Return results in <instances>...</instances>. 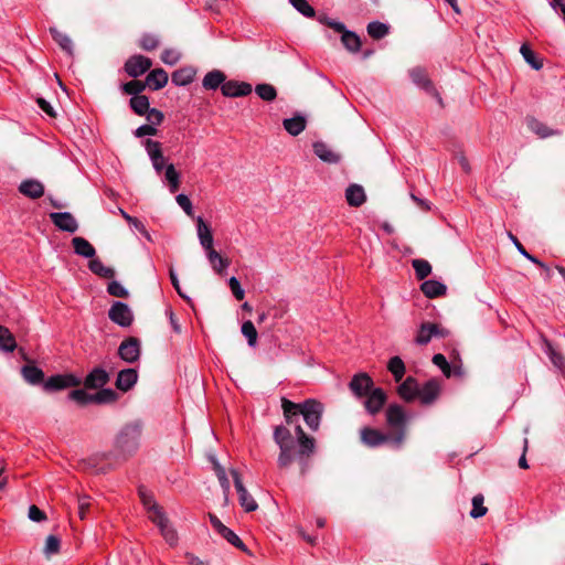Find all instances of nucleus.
<instances>
[{
	"label": "nucleus",
	"instance_id": "obj_27",
	"mask_svg": "<svg viewBox=\"0 0 565 565\" xmlns=\"http://www.w3.org/2000/svg\"><path fill=\"white\" fill-rule=\"evenodd\" d=\"M168 81V73L163 68H156L147 75L145 83L150 89L159 90L167 85Z\"/></svg>",
	"mask_w": 565,
	"mask_h": 565
},
{
	"label": "nucleus",
	"instance_id": "obj_12",
	"mask_svg": "<svg viewBox=\"0 0 565 565\" xmlns=\"http://www.w3.org/2000/svg\"><path fill=\"white\" fill-rule=\"evenodd\" d=\"M365 397L364 407L371 415L377 414L387 399L386 393L381 387L373 388Z\"/></svg>",
	"mask_w": 565,
	"mask_h": 565
},
{
	"label": "nucleus",
	"instance_id": "obj_51",
	"mask_svg": "<svg viewBox=\"0 0 565 565\" xmlns=\"http://www.w3.org/2000/svg\"><path fill=\"white\" fill-rule=\"evenodd\" d=\"M509 237L511 238V241L514 243L516 249L519 250V253L521 255H523L526 259H529L530 262L539 265L540 267L544 268L545 270H550V268L544 264L542 263L541 260H539L536 257H534L533 255L529 254L525 249V247L518 241V238L512 234V233H509Z\"/></svg>",
	"mask_w": 565,
	"mask_h": 565
},
{
	"label": "nucleus",
	"instance_id": "obj_36",
	"mask_svg": "<svg viewBox=\"0 0 565 565\" xmlns=\"http://www.w3.org/2000/svg\"><path fill=\"white\" fill-rule=\"evenodd\" d=\"M543 350L548 355L552 364L556 369L562 370L565 366V358L554 349L553 344L547 339L543 340Z\"/></svg>",
	"mask_w": 565,
	"mask_h": 565
},
{
	"label": "nucleus",
	"instance_id": "obj_16",
	"mask_svg": "<svg viewBox=\"0 0 565 565\" xmlns=\"http://www.w3.org/2000/svg\"><path fill=\"white\" fill-rule=\"evenodd\" d=\"M440 393V383L436 379L427 381L422 387L418 386V397L425 405L434 403Z\"/></svg>",
	"mask_w": 565,
	"mask_h": 565
},
{
	"label": "nucleus",
	"instance_id": "obj_63",
	"mask_svg": "<svg viewBox=\"0 0 565 565\" xmlns=\"http://www.w3.org/2000/svg\"><path fill=\"white\" fill-rule=\"evenodd\" d=\"M228 286H230V289L233 294V296L237 299V300H243L244 297H245V291L244 289L242 288L241 286V282L239 280L236 278V277H231L228 279Z\"/></svg>",
	"mask_w": 565,
	"mask_h": 565
},
{
	"label": "nucleus",
	"instance_id": "obj_17",
	"mask_svg": "<svg viewBox=\"0 0 565 565\" xmlns=\"http://www.w3.org/2000/svg\"><path fill=\"white\" fill-rule=\"evenodd\" d=\"M146 150L152 162L153 169L157 173H160L163 170L166 162L160 142L152 139H147Z\"/></svg>",
	"mask_w": 565,
	"mask_h": 565
},
{
	"label": "nucleus",
	"instance_id": "obj_45",
	"mask_svg": "<svg viewBox=\"0 0 565 565\" xmlns=\"http://www.w3.org/2000/svg\"><path fill=\"white\" fill-rule=\"evenodd\" d=\"M366 30L371 38L380 40L388 34L390 28L385 23L373 21L367 24Z\"/></svg>",
	"mask_w": 565,
	"mask_h": 565
},
{
	"label": "nucleus",
	"instance_id": "obj_43",
	"mask_svg": "<svg viewBox=\"0 0 565 565\" xmlns=\"http://www.w3.org/2000/svg\"><path fill=\"white\" fill-rule=\"evenodd\" d=\"M527 127L530 128L531 131H533L541 138H546L557 134L551 130L545 124L541 122L540 120L533 117L527 118Z\"/></svg>",
	"mask_w": 565,
	"mask_h": 565
},
{
	"label": "nucleus",
	"instance_id": "obj_58",
	"mask_svg": "<svg viewBox=\"0 0 565 565\" xmlns=\"http://www.w3.org/2000/svg\"><path fill=\"white\" fill-rule=\"evenodd\" d=\"M68 397L79 405L94 403L93 394H89L84 390H74L70 393Z\"/></svg>",
	"mask_w": 565,
	"mask_h": 565
},
{
	"label": "nucleus",
	"instance_id": "obj_11",
	"mask_svg": "<svg viewBox=\"0 0 565 565\" xmlns=\"http://www.w3.org/2000/svg\"><path fill=\"white\" fill-rule=\"evenodd\" d=\"M210 521L214 530L221 534L228 543L233 546L246 551L245 544L243 541L227 526H225L217 516L210 514Z\"/></svg>",
	"mask_w": 565,
	"mask_h": 565
},
{
	"label": "nucleus",
	"instance_id": "obj_38",
	"mask_svg": "<svg viewBox=\"0 0 565 565\" xmlns=\"http://www.w3.org/2000/svg\"><path fill=\"white\" fill-rule=\"evenodd\" d=\"M50 33L63 51L68 55H73V42L67 34L58 31L56 28H50Z\"/></svg>",
	"mask_w": 565,
	"mask_h": 565
},
{
	"label": "nucleus",
	"instance_id": "obj_26",
	"mask_svg": "<svg viewBox=\"0 0 565 565\" xmlns=\"http://www.w3.org/2000/svg\"><path fill=\"white\" fill-rule=\"evenodd\" d=\"M139 497L143 507L148 510L149 519L151 521L157 519V515H163L164 511L160 505L157 504L151 493L147 492L146 489L139 488Z\"/></svg>",
	"mask_w": 565,
	"mask_h": 565
},
{
	"label": "nucleus",
	"instance_id": "obj_60",
	"mask_svg": "<svg viewBox=\"0 0 565 565\" xmlns=\"http://www.w3.org/2000/svg\"><path fill=\"white\" fill-rule=\"evenodd\" d=\"M181 58V54L174 49H166L161 53V61L167 65H175Z\"/></svg>",
	"mask_w": 565,
	"mask_h": 565
},
{
	"label": "nucleus",
	"instance_id": "obj_32",
	"mask_svg": "<svg viewBox=\"0 0 565 565\" xmlns=\"http://www.w3.org/2000/svg\"><path fill=\"white\" fill-rule=\"evenodd\" d=\"M226 76L225 74L220 70H213L209 72L203 81L202 85L205 89H216L221 87L225 83Z\"/></svg>",
	"mask_w": 565,
	"mask_h": 565
},
{
	"label": "nucleus",
	"instance_id": "obj_5",
	"mask_svg": "<svg viewBox=\"0 0 565 565\" xmlns=\"http://www.w3.org/2000/svg\"><path fill=\"white\" fill-rule=\"evenodd\" d=\"M108 317L114 323L122 328L130 327L134 321L131 309L127 303L121 301H116L113 303L108 311Z\"/></svg>",
	"mask_w": 565,
	"mask_h": 565
},
{
	"label": "nucleus",
	"instance_id": "obj_29",
	"mask_svg": "<svg viewBox=\"0 0 565 565\" xmlns=\"http://www.w3.org/2000/svg\"><path fill=\"white\" fill-rule=\"evenodd\" d=\"M306 118L301 115H296L291 118H286L282 121V126L286 131L291 136H298L306 129Z\"/></svg>",
	"mask_w": 565,
	"mask_h": 565
},
{
	"label": "nucleus",
	"instance_id": "obj_3",
	"mask_svg": "<svg viewBox=\"0 0 565 565\" xmlns=\"http://www.w3.org/2000/svg\"><path fill=\"white\" fill-rule=\"evenodd\" d=\"M143 425L140 420L125 424L114 439V451L124 460L134 456L140 447Z\"/></svg>",
	"mask_w": 565,
	"mask_h": 565
},
{
	"label": "nucleus",
	"instance_id": "obj_40",
	"mask_svg": "<svg viewBox=\"0 0 565 565\" xmlns=\"http://www.w3.org/2000/svg\"><path fill=\"white\" fill-rule=\"evenodd\" d=\"M341 42L351 53L359 52L362 44L360 36L352 31L344 32V34L341 36Z\"/></svg>",
	"mask_w": 565,
	"mask_h": 565
},
{
	"label": "nucleus",
	"instance_id": "obj_8",
	"mask_svg": "<svg viewBox=\"0 0 565 565\" xmlns=\"http://www.w3.org/2000/svg\"><path fill=\"white\" fill-rule=\"evenodd\" d=\"M140 341L134 337L124 340L118 348V355L122 361L127 363L137 362L140 358Z\"/></svg>",
	"mask_w": 565,
	"mask_h": 565
},
{
	"label": "nucleus",
	"instance_id": "obj_19",
	"mask_svg": "<svg viewBox=\"0 0 565 565\" xmlns=\"http://www.w3.org/2000/svg\"><path fill=\"white\" fill-rule=\"evenodd\" d=\"M138 381V372L135 369L121 370L116 380V387L121 392H128Z\"/></svg>",
	"mask_w": 565,
	"mask_h": 565
},
{
	"label": "nucleus",
	"instance_id": "obj_22",
	"mask_svg": "<svg viewBox=\"0 0 565 565\" xmlns=\"http://www.w3.org/2000/svg\"><path fill=\"white\" fill-rule=\"evenodd\" d=\"M109 381L108 373L102 367L93 369L84 381L86 388H100Z\"/></svg>",
	"mask_w": 565,
	"mask_h": 565
},
{
	"label": "nucleus",
	"instance_id": "obj_20",
	"mask_svg": "<svg viewBox=\"0 0 565 565\" xmlns=\"http://www.w3.org/2000/svg\"><path fill=\"white\" fill-rule=\"evenodd\" d=\"M195 221H196V233H198V238L200 241V244L204 250H210L211 248H213V243H214L212 231H211L210 226L204 222L202 216H198L195 218Z\"/></svg>",
	"mask_w": 565,
	"mask_h": 565
},
{
	"label": "nucleus",
	"instance_id": "obj_55",
	"mask_svg": "<svg viewBox=\"0 0 565 565\" xmlns=\"http://www.w3.org/2000/svg\"><path fill=\"white\" fill-rule=\"evenodd\" d=\"M159 39L151 33H145L139 40V46L145 51H153L159 46Z\"/></svg>",
	"mask_w": 565,
	"mask_h": 565
},
{
	"label": "nucleus",
	"instance_id": "obj_35",
	"mask_svg": "<svg viewBox=\"0 0 565 565\" xmlns=\"http://www.w3.org/2000/svg\"><path fill=\"white\" fill-rule=\"evenodd\" d=\"M433 363L441 370L446 377L461 374L460 367H451L445 355H443L441 353H437L433 356Z\"/></svg>",
	"mask_w": 565,
	"mask_h": 565
},
{
	"label": "nucleus",
	"instance_id": "obj_15",
	"mask_svg": "<svg viewBox=\"0 0 565 565\" xmlns=\"http://www.w3.org/2000/svg\"><path fill=\"white\" fill-rule=\"evenodd\" d=\"M225 97H243L252 93V85L246 82L227 81L221 86Z\"/></svg>",
	"mask_w": 565,
	"mask_h": 565
},
{
	"label": "nucleus",
	"instance_id": "obj_50",
	"mask_svg": "<svg viewBox=\"0 0 565 565\" xmlns=\"http://www.w3.org/2000/svg\"><path fill=\"white\" fill-rule=\"evenodd\" d=\"M484 498L482 494H476L472 498V509L470 511V516L473 519L481 518L486 515L488 509L483 505Z\"/></svg>",
	"mask_w": 565,
	"mask_h": 565
},
{
	"label": "nucleus",
	"instance_id": "obj_46",
	"mask_svg": "<svg viewBox=\"0 0 565 565\" xmlns=\"http://www.w3.org/2000/svg\"><path fill=\"white\" fill-rule=\"evenodd\" d=\"M164 177L169 184L170 192H177L180 186V174L177 172L172 163L166 167Z\"/></svg>",
	"mask_w": 565,
	"mask_h": 565
},
{
	"label": "nucleus",
	"instance_id": "obj_33",
	"mask_svg": "<svg viewBox=\"0 0 565 565\" xmlns=\"http://www.w3.org/2000/svg\"><path fill=\"white\" fill-rule=\"evenodd\" d=\"M420 289L428 298H436L446 294L447 287L437 280H426L422 284Z\"/></svg>",
	"mask_w": 565,
	"mask_h": 565
},
{
	"label": "nucleus",
	"instance_id": "obj_39",
	"mask_svg": "<svg viewBox=\"0 0 565 565\" xmlns=\"http://www.w3.org/2000/svg\"><path fill=\"white\" fill-rule=\"evenodd\" d=\"M436 331V324L435 323H422L418 333L415 338V342L420 345L427 344L431 338L434 337V332Z\"/></svg>",
	"mask_w": 565,
	"mask_h": 565
},
{
	"label": "nucleus",
	"instance_id": "obj_52",
	"mask_svg": "<svg viewBox=\"0 0 565 565\" xmlns=\"http://www.w3.org/2000/svg\"><path fill=\"white\" fill-rule=\"evenodd\" d=\"M61 540L56 535H49L45 540L43 553L46 557H51L60 552Z\"/></svg>",
	"mask_w": 565,
	"mask_h": 565
},
{
	"label": "nucleus",
	"instance_id": "obj_44",
	"mask_svg": "<svg viewBox=\"0 0 565 565\" xmlns=\"http://www.w3.org/2000/svg\"><path fill=\"white\" fill-rule=\"evenodd\" d=\"M387 369L393 374L396 382H399L405 374V364L399 356L391 358L387 364Z\"/></svg>",
	"mask_w": 565,
	"mask_h": 565
},
{
	"label": "nucleus",
	"instance_id": "obj_62",
	"mask_svg": "<svg viewBox=\"0 0 565 565\" xmlns=\"http://www.w3.org/2000/svg\"><path fill=\"white\" fill-rule=\"evenodd\" d=\"M145 116L147 121H149L153 127L160 125L164 118L163 113L157 108H150Z\"/></svg>",
	"mask_w": 565,
	"mask_h": 565
},
{
	"label": "nucleus",
	"instance_id": "obj_57",
	"mask_svg": "<svg viewBox=\"0 0 565 565\" xmlns=\"http://www.w3.org/2000/svg\"><path fill=\"white\" fill-rule=\"evenodd\" d=\"M146 88V83L141 81H130L122 85V90L132 96H141L140 93L143 92Z\"/></svg>",
	"mask_w": 565,
	"mask_h": 565
},
{
	"label": "nucleus",
	"instance_id": "obj_23",
	"mask_svg": "<svg viewBox=\"0 0 565 565\" xmlns=\"http://www.w3.org/2000/svg\"><path fill=\"white\" fill-rule=\"evenodd\" d=\"M312 148L315 154L323 162L338 163L341 160V156L322 141H316L312 145Z\"/></svg>",
	"mask_w": 565,
	"mask_h": 565
},
{
	"label": "nucleus",
	"instance_id": "obj_59",
	"mask_svg": "<svg viewBox=\"0 0 565 565\" xmlns=\"http://www.w3.org/2000/svg\"><path fill=\"white\" fill-rule=\"evenodd\" d=\"M107 291L110 296L118 297V298H127L129 296L128 290L116 280H113L107 286Z\"/></svg>",
	"mask_w": 565,
	"mask_h": 565
},
{
	"label": "nucleus",
	"instance_id": "obj_42",
	"mask_svg": "<svg viewBox=\"0 0 565 565\" xmlns=\"http://www.w3.org/2000/svg\"><path fill=\"white\" fill-rule=\"evenodd\" d=\"M129 104L131 109L139 116L146 115L150 109L149 98L146 95L132 96Z\"/></svg>",
	"mask_w": 565,
	"mask_h": 565
},
{
	"label": "nucleus",
	"instance_id": "obj_21",
	"mask_svg": "<svg viewBox=\"0 0 565 565\" xmlns=\"http://www.w3.org/2000/svg\"><path fill=\"white\" fill-rule=\"evenodd\" d=\"M345 200L352 207H359L366 201V194L362 185L352 183L345 189Z\"/></svg>",
	"mask_w": 565,
	"mask_h": 565
},
{
	"label": "nucleus",
	"instance_id": "obj_31",
	"mask_svg": "<svg viewBox=\"0 0 565 565\" xmlns=\"http://www.w3.org/2000/svg\"><path fill=\"white\" fill-rule=\"evenodd\" d=\"M195 70L193 67H182L172 73V83L177 86H186L193 82Z\"/></svg>",
	"mask_w": 565,
	"mask_h": 565
},
{
	"label": "nucleus",
	"instance_id": "obj_34",
	"mask_svg": "<svg viewBox=\"0 0 565 565\" xmlns=\"http://www.w3.org/2000/svg\"><path fill=\"white\" fill-rule=\"evenodd\" d=\"M21 373L23 379L32 385L40 384L44 380L43 371L35 365H24Z\"/></svg>",
	"mask_w": 565,
	"mask_h": 565
},
{
	"label": "nucleus",
	"instance_id": "obj_53",
	"mask_svg": "<svg viewBox=\"0 0 565 565\" xmlns=\"http://www.w3.org/2000/svg\"><path fill=\"white\" fill-rule=\"evenodd\" d=\"M413 268L415 269L418 279H425L431 273L430 264L425 259H414Z\"/></svg>",
	"mask_w": 565,
	"mask_h": 565
},
{
	"label": "nucleus",
	"instance_id": "obj_10",
	"mask_svg": "<svg viewBox=\"0 0 565 565\" xmlns=\"http://www.w3.org/2000/svg\"><path fill=\"white\" fill-rule=\"evenodd\" d=\"M409 76H411V78H412L414 84H416L420 88L425 89L427 93H429L433 96H435L439 104L441 103L440 95L435 89V87H434L433 83L430 82V79L427 77V73H426V71L424 68H422V67H414V68H412L409 71Z\"/></svg>",
	"mask_w": 565,
	"mask_h": 565
},
{
	"label": "nucleus",
	"instance_id": "obj_41",
	"mask_svg": "<svg viewBox=\"0 0 565 565\" xmlns=\"http://www.w3.org/2000/svg\"><path fill=\"white\" fill-rule=\"evenodd\" d=\"M88 268L97 276L103 278H113L115 276V270L110 267H106L102 260L97 258H90L88 263Z\"/></svg>",
	"mask_w": 565,
	"mask_h": 565
},
{
	"label": "nucleus",
	"instance_id": "obj_64",
	"mask_svg": "<svg viewBox=\"0 0 565 565\" xmlns=\"http://www.w3.org/2000/svg\"><path fill=\"white\" fill-rule=\"evenodd\" d=\"M158 130L156 127H153L152 125H142L140 127H138L136 130H135V136L137 138H141V137H145V136H154L157 135Z\"/></svg>",
	"mask_w": 565,
	"mask_h": 565
},
{
	"label": "nucleus",
	"instance_id": "obj_6",
	"mask_svg": "<svg viewBox=\"0 0 565 565\" xmlns=\"http://www.w3.org/2000/svg\"><path fill=\"white\" fill-rule=\"evenodd\" d=\"M231 475H232L233 480H234V486H235L237 494H238V500H239L241 507L246 512H253V511L257 510L258 504L254 500V498L248 493L246 488L244 487L238 471L237 470H232Z\"/></svg>",
	"mask_w": 565,
	"mask_h": 565
},
{
	"label": "nucleus",
	"instance_id": "obj_61",
	"mask_svg": "<svg viewBox=\"0 0 565 565\" xmlns=\"http://www.w3.org/2000/svg\"><path fill=\"white\" fill-rule=\"evenodd\" d=\"M175 201L188 216L193 217L192 202L185 194H183V193L178 194L175 198Z\"/></svg>",
	"mask_w": 565,
	"mask_h": 565
},
{
	"label": "nucleus",
	"instance_id": "obj_30",
	"mask_svg": "<svg viewBox=\"0 0 565 565\" xmlns=\"http://www.w3.org/2000/svg\"><path fill=\"white\" fill-rule=\"evenodd\" d=\"M72 245L77 255L85 258H93L96 254L94 246L84 237L76 236L72 239Z\"/></svg>",
	"mask_w": 565,
	"mask_h": 565
},
{
	"label": "nucleus",
	"instance_id": "obj_1",
	"mask_svg": "<svg viewBox=\"0 0 565 565\" xmlns=\"http://www.w3.org/2000/svg\"><path fill=\"white\" fill-rule=\"evenodd\" d=\"M294 431L295 435L289 426L284 425L274 429L273 438L279 448L277 466L280 470H287L297 463L300 475L303 476L309 469V459L315 452L316 440L308 436L300 425H296Z\"/></svg>",
	"mask_w": 565,
	"mask_h": 565
},
{
	"label": "nucleus",
	"instance_id": "obj_18",
	"mask_svg": "<svg viewBox=\"0 0 565 565\" xmlns=\"http://www.w3.org/2000/svg\"><path fill=\"white\" fill-rule=\"evenodd\" d=\"M386 422L387 425L392 428L399 429L398 431H404V426L406 424V414L402 406L397 404H392L386 409Z\"/></svg>",
	"mask_w": 565,
	"mask_h": 565
},
{
	"label": "nucleus",
	"instance_id": "obj_28",
	"mask_svg": "<svg viewBox=\"0 0 565 565\" xmlns=\"http://www.w3.org/2000/svg\"><path fill=\"white\" fill-rule=\"evenodd\" d=\"M398 395L406 402H412L418 397V384L417 381L408 376L397 388Z\"/></svg>",
	"mask_w": 565,
	"mask_h": 565
},
{
	"label": "nucleus",
	"instance_id": "obj_24",
	"mask_svg": "<svg viewBox=\"0 0 565 565\" xmlns=\"http://www.w3.org/2000/svg\"><path fill=\"white\" fill-rule=\"evenodd\" d=\"M19 191L26 198L39 199L44 194V185L39 180L28 179L21 182Z\"/></svg>",
	"mask_w": 565,
	"mask_h": 565
},
{
	"label": "nucleus",
	"instance_id": "obj_47",
	"mask_svg": "<svg viewBox=\"0 0 565 565\" xmlns=\"http://www.w3.org/2000/svg\"><path fill=\"white\" fill-rule=\"evenodd\" d=\"M255 92L265 102H273L277 97V90L270 84H258Z\"/></svg>",
	"mask_w": 565,
	"mask_h": 565
},
{
	"label": "nucleus",
	"instance_id": "obj_49",
	"mask_svg": "<svg viewBox=\"0 0 565 565\" xmlns=\"http://www.w3.org/2000/svg\"><path fill=\"white\" fill-rule=\"evenodd\" d=\"M520 52L527 64H530L534 70L539 71L543 67V63L539 60L535 53L525 44H523L520 49Z\"/></svg>",
	"mask_w": 565,
	"mask_h": 565
},
{
	"label": "nucleus",
	"instance_id": "obj_54",
	"mask_svg": "<svg viewBox=\"0 0 565 565\" xmlns=\"http://www.w3.org/2000/svg\"><path fill=\"white\" fill-rule=\"evenodd\" d=\"M290 4L306 18H313L316 15L315 9L307 0H289Z\"/></svg>",
	"mask_w": 565,
	"mask_h": 565
},
{
	"label": "nucleus",
	"instance_id": "obj_48",
	"mask_svg": "<svg viewBox=\"0 0 565 565\" xmlns=\"http://www.w3.org/2000/svg\"><path fill=\"white\" fill-rule=\"evenodd\" d=\"M93 398L95 404L114 403L117 399V393L111 388H103L97 393H94Z\"/></svg>",
	"mask_w": 565,
	"mask_h": 565
},
{
	"label": "nucleus",
	"instance_id": "obj_56",
	"mask_svg": "<svg viewBox=\"0 0 565 565\" xmlns=\"http://www.w3.org/2000/svg\"><path fill=\"white\" fill-rule=\"evenodd\" d=\"M242 333L247 339L249 347H254L256 344L257 331L252 321L247 320L242 324Z\"/></svg>",
	"mask_w": 565,
	"mask_h": 565
},
{
	"label": "nucleus",
	"instance_id": "obj_9",
	"mask_svg": "<svg viewBox=\"0 0 565 565\" xmlns=\"http://www.w3.org/2000/svg\"><path fill=\"white\" fill-rule=\"evenodd\" d=\"M351 392L359 398L365 397L375 388L373 380L366 373L355 374L349 383Z\"/></svg>",
	"mask_w": 565,
	"mask_h": 565
},
{
	"label": "nucleus",
	"instance_id": "obj_13",
	"mask_svg": "<svg viewBox=\"0 0 565 565\" xmlns=\"http://www.w3.org/2000/svg\"><path fill=\"white\" fill-rule=\"evenodd\" d=\"M81 383L79 379L72 374L54 375L44 382L46 391H58L66 387L77 386Z\"/></svg>",
	"mask_w": 565,
	"mask_h": 565
},
{
	"label": "nucleus",
	"instance_id": "obj_25",
	"mask_svg": "<svg viewBox=\"0 0 565 565\" xmlns=\"http://www.w3.org/2000/svg\"><path fill=\"white\" fill-rule=\"evenodd\" d=\"M161 532V535L164 537L167 543L170 545H174L178 542V534L175 530L170 525L169 520L166 515H157V519L152 521Z\"/></svg>",
	"mask_w": 565,
	"mask_h": 565
},
{
	"label": "nucleus",
	"instance_id": "obj_2",
	"mask_svg": "<svg viewBox=\"0 0 565 565\" xmlns=\"http://www.w3.org/2000/svg\"><path fill=\"white\" fill-rule=\"evenodd\" d=\"M281 408L286 425L294 427L299 424V416L303 417L307 426L311 430H317L320 426L323 414V405L316 399H306L303 403H294L285 397L281 398Z\"/></svg>",
	"mask_w": 565,
	"mask_h": 565
},
{
	"label": "nucleus",
	"instance_id": "obj_4",
	"mask_svg": "<svg viewBox=\"0 0 565 565\" xmlns=\"http://www.w3.org/2000/svg\"><path fill=\"white\" fill-rule=\"evenodd\" d=\"M361 440L369 447H379L385 443H392L395 447H399L404 440V433L397 431L394 435L383 434L377 429L364 427L361 429Z\"/></svg>",
	"mask_w": 565,
	"mask_h": 565
},
{
	"label": "nucleus",
	"instance_id": "obj_37",
	"mask_svg": "<svg viewBox=\"0 0 565 565\" xmlns=\"http://www.w3.org/2000/svg\"><path fill=\"white\" fill-rule=\"evenodd\" d=\"M17 348L15 338L12 332L3 326H0V350L13 352Z\"/></svg>",
	"mask_w": 565,
	"mask_h": 565
},
{
	"label": "nucleus",
	"instance_id": "obj_14",
	"mask_svg": "<svg viewBox=\"0 0 565 565\" xmlns=\"http://www.w3.org/2000/svg\"><path fill=\"white\" fill-rule=\"evenodd\" d=\"M52 223L68 233H75L78 228L77 221L68 212H53L50 214Z\"/></svg>",
	"mask_w": 565,
	"mask_h": 565
},
{
	"label": "nucleus",
	"instance_id": "obj_7",
	"mask_svg": "<svg viewBox=\"0 0 565 565\" xmlns=\"http://www.w3.org/2000/svg\"><path fill=\"white\" fill-rule=\"evenodd\" d=\"M151 66L152 62L149 57L136 54L126 61L125 71L129 76L137 78L149 71Z\"/></svg>",
	"mask_w": 565,
	"mask_h": 565
}]
</instances>
